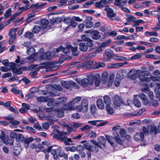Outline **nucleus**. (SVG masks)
I'll return each mask as SVG.
<instances>
[{
	"label": "nucleus",
	"mask_w": 160,
	"mask_h": 160,
	"mask_svg": "<svg viewBox=\"0 0 160 160\" xmlns=\"http://www.w3.org/2000/svg\"><path fill=\"white\" fill-rule=\"evenodd\" d=\"M79 49L81 51L84 52L87 50L88 48L85 43L81 42L79 44Z\"/></svg>",
	"instance_id": "nucleus-27"
},
{
	"label": "nucleus",
	"mask_w": 160,
	"mask_h": 160,
	"mask_svg": "<svg viewBox=\"0 0 160 160\" xmlns=\"http://www.w3.org/2000/svg\"><path fill=\"white\" fill-rule=\"evenodd\" d=\"M96 104L97 107L99 109L102 110L104 109V105L101 98H99L97 99Z\"/></svg>",
	"instance_id": "nucleus-23"
},
{
	"label": "nucleus",
	"mask_w": 160,
	"mask_h": 160,
	"mask_svg": "<svg viewBox=\"0 0 160 160\" xmlns=\"http://www.w3.org/2000/svg\"><path fill=\"white\" fill-rule=\"evenodd\" d=\"M114 104L116 108H118L122 104V101L118 95L115 96L114 99Z\"/></svg>",
	"instance_id": "nucleus-18"
},
{
	"label": "nucleus",
	"mask_w": 160,
	"mask_h": 160,
	"mask_svg": "<svg viewBox=\"0 0 160 160\" xmlns=\"http://www.w3.org/2000/svg\"><path fill=\"white\" fill-rule=\"evenodd\" d=\"M41 23L42 28L43 29H45L46 28L47 26L48 23V21L46 19H43L41 20Z\"/></svg>",
	"instance_id": "nucleus-36"
},
{
	"label": "nucleus",
	"mask_w": 160,
	"mask_h": 160,
	"mask_svg": "<svg viewBox=\"0 0 160 160\" xmlns=\"http://www.w3.org/2000/svg\"><path fill=\"white\" fill-rule=\"evenodd\" d=\"M104 10L107 12L108 17L109 18L115 17L116 14L113 12L112 9L109 7H107L104 9Z\"/></svg>",
	"instance_id": "nucleus-15"
},
{
	"label": "nucleus",
	"mask_w": 160,
	"mask_h": 160,
	"mask_svg": "<svg viewBox=\"0 0 160 160\" xmlns=\"http://www.w3.org/2000/svg\"><path fill=\"white\" fill-rule=\"evenodd\" d=\"M149 129L148 133H149L151 134L156 135L158 132L160 133V126H159V125L158 126V128L155 126H150Z\"/></svg>",
	"instance_id": "nucleus-11"
},
{
	"label": "nucleus",
	"mask_w": 160,
	"mask_h": 160,
	"mask_svg": "<svg viewBox=\"0 0 160 160\" xmlns=\"http://www.w3.org/2000/svg\"><path fill=\"white\" fill-rule=\"evenodd\" d=\"M108 76V73L107 72H103L102 75L101 81L103 84H105L107 81Z\"/></svg>",
	"instance_id": "nucleus-25"
},
{
	"label": "nucleus",
	"mask_w": 160,
	"mask_h": 160,
	"mask_svg": "<svg viewBox=\"0 0 160 160\" xmlns=\"http://www.w3.org/2000/svg\"><path fill=\"white\" fill-rule=\"evenodd\" d=\"M94 65L95 64L96 66H94V69H97L99 68H103L105 66V64L102 62H99L98 63H96L95 62H94Z\"/></svg>",
	"instance_id": "nucleus-38"
},
{
	"label": "nucleus",
	"mask_w": 160,
	"mask_h": 160,
	"mask_svg": "<svg viewBox=\"0 0 160 160\" xmlns=\"http://www.w3.org/2000/svg\"><path fill=\"white\" fill-rule=\"evenodd\" d=\"M136 96L135 95L133 101V104L136 107L139 108L141 106V104L139 101L138 99L136 98Z\"/></svg>",
	"instance_id": "nucleus-44"
},
{
	"label": "nucleus",
	"mask_w": 160,
	"mask_h": 160,
	"mask_svg": "<svg viewBox=\"0 0 160 160\" xmlns=\"http://www.w3.org/2000/svg\"><path fill=\"white\" fill-rule=\"evenodd\" d=\"M86 42H87L86 44L88 48V47L91 48L93 46L94 44L93 42V41L90 38Z\"/></svg>",
	"instance_id": "nucleus-52"
},
{
	"label": "nucleus",
	"mask_w": 160,
	"mask_h": 160,
	"mask_svg": "<svg viewBox=\"0 0 160 160\" xmlns=\"http://www.w3.org/2000/svg\"><path fill=\"white\" fill-rule=\"evenodd\" d=\"M116 39L118 40L120 39H125V40H129L130 38L126 36L123 35H118L116 37Z\"/></svg>",
	"instance_id": "nucleus-56"
},
{
	"label": "nucleus",
	"mask_w": 160,
	"mask_h": 160,
	"mask_svg": "<svg viewBox=\"0 0 160 160\" xmlns=\"http://www.w3.org/2000/svg\"><path fill=\"white\" fill-rule=\"evenodd\" d=\"M103 100L106 105L111 104V101L108 95H105L103 97Z\"/></svg>",
	"instance_id": "nucleus-40"
},
{
	"label": "nucleus",
	"mask_w": 160,
	"mask_h": 160,
	"mask_svg": "<svg viewBox=\"0 0 160 160\" xmlns=\"http://www.w3.org/2000/svg\"><path fill=\"white\" fill-rule=\"evenodd\" d=\"M49 98L44 97H40L37 98V100L39 102H46L48 101Z\"/></svg>",
	"instance_id": "nucleus-43"
},
{
	"label": "nucleus",
	"mask_w": 160,
	"mask_h": 160,
	"mask_svg": "<svg viewBox=\"0 0 160 160\" xmlns=\"http://www.w3.org/2000/svg\"><path fill=\"white\" fill-rule=\"evenodd\" d=\"M83 108L81 105L77 106L75 107H74V109H75L78 112L82 111L83 112H86V111H84Z\"/></svg>",
	"instance_id": "nucleus-46"
},
{
	"label": "nucleus",
	"mask_w": 160,
	"mask_h": 160,
	"mask_svg": "<svg viewBox=\"0 0 160 160\" xmlns=\"http://www.w3.org/2000/svg\"><path fill=\"white\" fill-rule=\"evenodd\" d=\"M67 101V99L64 97H61L57 98L55 102V106L58 107L61 105H64V103Z\"/></svg>",
	"instance_id": "nucleus-12"
},
{
	"label": "nucleus",
	"mask_w": 160,
	"mask_h": 160,
	"mask_svg": "<svg viewBox=\"0 0 160 160\" xmlns=\"http://www.w3.org/2000/svg\"><path fill=\"white\" fill-rule=\"evenodd\" d=\"M22 107L19 110V112L22 113H25L29 109V105L26 103H22Z\"/></svg>",
	"instance_id": "nucleus-21"
},
{
	"label": "nucleus",
	"mask_w": 160,
	"mask_h": 160,
	"mask_svg": "<svg viewBox=\"0 0 160 160\" xmlns=\"http://www.w3.org/2000/svg\"><path fill=\"white\" fill-rule=\"evenodd\" d=\"M136 18L132 15H130L126 19V20L128 22H133L135 20Z\"/></svg>",
	"instance_id": "nucleus-61"
},
{
	"label": "nucleus",
	"mask_w": 160,
	"mask_h": 160,
	"mask_svg": "<svg viewBox=\"0 0 160 160\" xmlns=\"http://www.w3.org/2000/svg\"><path fill=\"white\" fill-rule=\"evenodd\" d=\"M71 47V46L70 45H68L66 47L63 48L62 47V51L64 53H67L69 51L70 48Z\"/></svg>",
	"instance_id": "nucleus-51"
},
{
	"label": "nucleus",
	"mask_w": 160,
	"mask_h": 160,
	"mask_svg": "<svg viewBox=\"0 0 160 160\" xmlns=\"http://www.w3.org/2000/svg\"><path fill=\"white\" fill-rule=\"evenodd\" d=\"M38 65H31L30 66L31 68L33 69L36 70L35 71H32L30 72V75L32 77H34L37 74V71H38L40 69V68L39 67H37Z\"/></svg>",
	"instance_id": "nucleus-22"
},
{
	"label": "nucleus",
	"mask_w": 160,
	"mask_h": 160,
	"mask_svg": "<svg viewBox=\"0 0 160 160\" xmlns=\"http://www.w3.org/2000/svg\"><path fill=\"white\" fill-rule=\"evenodd\" d=\"M34 140V139L33 138L31 137H30L28 138H25L23 142H25L29 144V143L32 142Z\"/></svg>",
	"instance_id": "nucleus-58"
},
{
	"label": "nucleus",
	"mask_w": 160,
	"mask_h": 160,
	"mask_svg": "<svg viewBox=\"0 0 160 160\" xmlns=\"http://www.w3.org/2000/svg\"><path fill=\"white\" fill-rule=\"evenodd\" d=\"M76 149L78 151L81 152L82 151H83L84 150V148L83 146L81 145H78L76 148Z\"/></svg>",
	"instance_id": "nucleus-64"
},
{
	"label": "nucleus",
	"mask_w": 160,
	"mask_h": 160,
	"mask_svg": "<svg viewBox=\"0 0 160 160\" xmlns=\"http://www.w3.org/2000/svg\"><path fill=\"white\" fill-rule=\"evenodd\" d=\"M160 11L158 10L152 11L151 12V14L154 17H157L160 15Z\"/></svg>",
	"instance_id": "nucleus-48"
},
{
	"label": "nucleus",
	"mask_w": 160,
	"mask_h": 160,
	"mask_svg": "<svg viewBox=\"0 0 160 160\" xmlns=\"http://www.w3.org/2000/svg\"><path fill=\"white\" fill-rule=\"evenodd\" d=\"M127 63V62H126L124 63H117L111 64L108 66V67L110 68H118L122 67L124 64H126Z\"/></svg>",
	"instance_id": "nucleus-17"
},
{
	"label": "nucleus",
	"mask_w": 160,
	"mask_h": 160,
	"mask_svg": "<svg viewBox=\"0 0 160 160\" xmlns=\"http://www.w3.org/2000/svg\"><path fill=\"white\" fill-rule=\"evenodd\" d=\"M10 123L11 124L10 125V127L12 128L14 127L16 128L17 125L19 124L20 122L17 120H13L12 122H10Z\"/></svg>",
	"instance_id": "nucleus-37"
},
{
	"label": "nucleus",
	"mask_w": 160,
	"mask_h": 160,
	"mask_svg": "<svg viewBox=\"0 0 160 160\" xmlns=\"http://www.w3.org/2000/svg\"><path fill=\"white\" fill-rule=\"evenodd\" d=\"M112 56V51L109 49H106L103 54V56L106 60L109 59Z\"/></svg>",
	"instance_id": "nucleus-16"
},
{
	"label": "nucleus",
	"mask_w": 160,
	"mask_h": 160,
	"mask_svg": "<svg viewBox=\"0 0 160 160\" xmlns=\"http://www.w3.org/2000/svg\"><path fill=\"white\" fill-rule=\"evenodd\" d=\"M72 52V54L73 56H77L78 54L77 52V47H73L71 46V47L70 48Z\"/></svg>",
	"instance_id": "nucleus-49"
},
{
	"label": "nucleus",
	"mask_w": 160,
	"mask_h": 160,
	"mask_svg": "<svg viewBox=\"0 0 160 160\" xmlns=\"http://www.w3.org/2000/svg\"><path fill=\"white\" fill-rule=\"evenodd\" d=\"M92 18L90 17H87L84 21L85 27L87 28H91L93 26V23L92 22Z\"/></svg>",
	"instance_id": "nucleus-13"
},
{
	"label": "nucleus",
	"mask_w": 160,
	"mask_h": 160,
	"mask_svg": "<svg viewBox=\"0 0 160 160\" xmlns=\"http://www.w3.org/2000/svg\"><path fill=\"white\" fill-rule=\"evenodd\" d=\"M98 141L99 145H102L104 147H105L106 140L104 137L101 136L98 137Z\"/></svg>",
	"instance_id": "nucleus-31"
},
{
	"label": "nucleus",
	"mask_w": 160,
	"mask_h": 160,
	"mask_svg": "<svg viewBox=\"0 0 160 160\" xmlns=\"http://www.w3.org/2000/svg\"><path fill=\"white\" fill-rule=\"evenodd\" d=\"M119 133L122 137H125L126 135L127 132L123 128H121L120 129Z\"/></svg>",
	"instance_id": "nucleus-54"
},
{
	"label": "nucleus",
	"mask_w": 160,
	"mask_h": 160,
	"mask_svg": "<svg viewBox=\"0 0 160 160\" xmlns=\"http://www.w3.org/2000/svg\"><path fill=\"white\" fill-rule=\"evenodd\" d=\"M113 135L114 137V138L117 143L120 145H122V141L119 138V135L118 133L116 131H115L113 132Z\"/></svg>",
	"instance_id": "nucleus-28"
},
{
	"label": "nucleus",
	"mask_w": 160,
	"mask_h": 160,
	"mask_svg": "<svg viewBox=\"0 0 160 160\" xmlns=\"http://www.w3.org/2000/svg\"><path fill=\"white\" fill-rule=\"evenodd\" d=\"M51 123L50 122H45L43 123L42 126L43 128L45 129H47L49 127V123Z\"/></svg>",
	"instance_id": "nucleus-63"
},
{
	"label": "nucleus",
	"mask_w": 160,
	"mask_h": 160,
	"mask_svg": "<svg viewBox=\"0 0 160 160\" xmlns=\"http://www.w3.org/2000/svg\"><path fill=\"white\" fill-rule=\"evenodd\" d=\"M18 28H12L9 31L8 35V36L11 37L8 42L9 44H12L15 39L16 36V32Z\"/></svg>",
	"instance_id": "nucleus-8"
},
{
	"label": "nucleus",
	"mask_w": 160,
	"mask_h": 160,
	"mask_svg": "<svg viewBox=\"0 0 160 160\" xmlns=\"http://www.w3.org/2000/svg\"><path fill=\"white\" fill-rule=\"evenodd\" d=\"M88 77L89 79H91L93 82V85L96 87L99 86L100 83V75L99 74L94 75L92 73H90L88 75Z\"/></svg>",
	"instance_id": "nucleus-3"
},
{
	"label": "nucleus",
	"mask_w": 160,
	"mask_h": 160,
	"mask_svg": "<svg viewBox=\"0 0 160 160\" xmlns=\"http://www.w3.org/2000/svg\"><path fill=\"white\" fill-rule=\"evenodd\" d=\"M27 53L30 56L27 57L26 58L29 60L28 62H32L35 61V58L36 55L35 54V50L34 48L32 47L29 48L27 51Z\"/></svg>",
	"instance_id": "nucleus-5"
},
{
	"label": "nucleus",
	"mask_w": 160,
	"mask_h": 160,
	"mask_svg": "<svg viewBox=\"0 0 160 160\" xmlns=\"http://www.w3.org/2000/svg\"><path fill=\"white\" fill-rule=\"evenodd\" d=\"M136 74H137V71L134 69H132L128 72V76L130 78H135Z\"/></svg>",
	"instance_id": "nucleus-35"
},
{
	"label": "nucleus",
	"mask_w": 160,
	"mask_h": 160,
	"mask_svg": "<svg viewBox=\"0 0 160 160\" xmlns=\"http://www.w3.org/2000/svg\"><path fill=\"white\" fill-rule=\"evenodd\" d=\"M35 18V14L34 13H32L29 14L28 15V17L26 20L27 22H31Z\"/></svg>",
	"instance_id": "nucleus-34"
},
{
	"label": "nucleus",
	"mask_w": 160,
	"mask_h": 160,
	"mask_svg": "<svg viewBox=\"0 0 160 160\" xmlns=\"http://www.w3.org/2000/svg\"><path fill=\"white\" fill-rule=\"evenodd\" d=\"M81 100V97L78 96L74 98L72 101L68 103V106L70 107V109L74 110V105L78 103Z\"/></svg>",
	"instance_id": "nucleus-10"
},
{
	"label": "nucleus",
	"mask_w": 160,
	"mask_h": 160,
	"mask_svg": "<svg viewBox=\"0 0 160 160\" xmlns=\"http://www.w3.org/2000/svg\"><path fill=\"white\" fill-rule=\"evenodd\" d=\"M23 67L18 68L16 67H13L12 69V72L16 75L21 74L22 73V70L23 69Z\"/></svg>",
	"instance_id": "nucleus-29"
},
{
	"label": "nucleus",
	"mask_w": 160,
	"mask_h": 160,
	"mask_svg": "<svg viewBox=\"0 0 160 160\" xmlns=\"http://www.w3.org/2000/svg\"><path fill=\"white\" fill-rule=\"evenodd\" d=\"M48 100H50L47 103V105L49 107H52L53 108L54 106H55L54 101V98H49ZM54 109L53 108H47V111L48 112H51L54 110Z\"/></svg>",
	"instance_id": "nucleus-14"
},
{
	"label": "nucleus",
	"mask_w": 160,
	"mask_h": 160,
	"mask_svg": "<svg viewBox=\"0 0 160 160\" xmlns=\"http://www.w3.org/2000/svg\"><path fill=\"white\" fill-rule=\"evenodd\" d=\"M24 36L26 38L30 39L33 37V34L31 32L28 31L25 33Z\"/></svg>",
	"instance_id": "nucleus-39"
},
{
	"label": "nucleus",
	"mask_w": 160,
	"mask_h": 160,
	"mask_svg": "<svg viewBox=\"0 0 160 160\" xmlns=\"http://www.w3.org/2000/svg\"><path fill=\"white\" fill-rule=\"evenodd\" d=\"M142 69L143 71L140 70H137V75L140 80L139 85L141 86H146L148 85L147 83L151 81V79L149 78L143 76L142 75H146L147 76H148L150 75V73L148 72L145 73L147 68L145 66L142 67Z\"/></svg>",
	"instance_id": "nucleus-1"
},
{
	"label": "nucleus",
	"mask_w": 160,
	"mask_h": 160,
	"mask_svg": "<svg viewBox=\"0 0 160 160\" xmlns=\"http://www.w3.org/2000/svg\"><path fill=\"white\" fill-rule=\"evenodd\" d=\"M40 30L41 28L40 26L35 25L33 28V32L34 33H38L40 32Z\"/></svg>",
	"instance_id": "nucleus-57"
},
{
	"label": "nucleus",
	"mask_w": 160,
	"mask_h": 160,
	"mask_svg": "<svg viewBox=\"0 0 160 160\" xmlns=\"http://www.w3.org/2000/svg\"><path fill=\"white\" fill-rule=\"evenodd\" d=\"M25 138V137L22 134L18 133L16 139L17 141L23 142Z\"/></svg>",
	"instance_id": "nucleus-47"
},
{
	"label": "nucleus",
	"mask_w": 160,
	"mask_h": 160,
	"mask_svg": "<svg viewBox=\"0 0 160 160\" xmlns=\"http://www.w3.org/2000/svg\"><path fill=\"white\" fill-rule=\"evenodd\" d=\"M146 58H151L153 59H157L159 58V57L153 54H148L145 56Z\"/></svg>",
	"instance_id": "nucleus-45"
},
{
	"label": "nucleus",
	"mask_w": 160,
	"mask_h": 160,
	"mask_svg": "<svg viewBox=\"0 0 160 160\" xmlns=\"http://www.w3.org/2000/svg\"><path fill=\"white\" fill-rule=\"evenodd\" d=\"M17 134L14 131H11L10 132L9 136L11 138L10 139L9 138V140H13V143L14 142V138H15L16 139Z\"/></svg>",
	"instance_id": "nucleus-41"
},
{
	"label": "nucleus",
	"mask_w": 160,
	"mask_h": 160,
	"mask_svg": "<svg viewBox=\"0 0 160 160\" xmlns=\"http://www.w3.org/2000/svg\"><path fill=\"white\" fill-rule=\"evenodd\" d=\"M67 132H60L58 134H55L53 136V138H56L57 140H60L61 142H66V135H68Z\"/></svg>",
	"instance_id": "nucleus-7"
},
{
	"label": "nucleus",
	"mask_w": 160,
	"mask_h": 160,
	"mask_svg": "<svg viewBox=\"0 0 160 160\" xmlns=\"http://www.w3.org/2000/svg\"><path fill=\"white\" fill-rule=\"evenodd\" d=\"M148 129L143 126L140 132L136 133L133 136V139L137 141H142L144 139V135H148Z\"/></svg>",
	"instance_id": "nucleus-2"
},
{
	"label": "nucleus",
	"mask_w": 160,
	"mask_h": 160,
	"mask_svg": "<svg viewBox=\"0 0 160 160\" xmlns=\"http://www.w3.org/2000/svg\"><path fill=\"white\" fill-rule=\"evenodd\" d=\"M64 126L67 128V130L69 132V133H70L72 132H75V129L72 128L68 125L67 124H65Z\"/></svg>",
	"instance_id": "nucleus-55"
},
{
	"label": "nucleus",
	"mask_w": 160,
	"mask_h": 160,
	"mask_svg": "<svg viewBox=\"0 0 160 160\" xmlns=\"http://www.w3.org/2000/svg\"><path fill=\"white\" fill-rule=\"evenodd\" d=\"M88 100L86 98L82 99L81 101V105L83 108L84 111H87L88 109Z\"/></svg>",
	"instance_id": "nucleus-20"
},
{
	"label": "nucleus",
	"mask_w": 160,
	"mask_h": 160,
	"mask_svg": "<svg viewBox=\"0 0 160 160\" xmlns=\"http://www.w3.org/2000/svg\"><path fill=\"white\" fill-rule=\"evenodd\" d=\"M94 62L90 60L85 61L82 64V68L83 69H86L91 68H94Z\"/></svg>",
	"instance_id": "nucleus-9"
},
{
	"label": "nucleus",
	"mask_w": 160,
	"mask_h": 160,
	"mask_svg": "<svg viewBox=\"0 0 160 160\" xmlns=\"http://www.w3.org/2000/svg\"><path fill=\"white\" fill-rule=\"evenodd\" d=\"M52 146L49 147L47 149L43 150L42 152H46L48 153L50 152L51 154L53 155L56 154V150L59 151V150H57V148L56 149H52Z\"/></svg>",
	"instance_id": "nucleus-32"
},
{
	"label": "nucleus",
	"mask_w": 160,
	"mask_h": 160,
	"mask_svg": "<svg viewBox=\"0 0 160 160\" xmlns=\"http://www.w3.org/2000/svg\"><path fill=\"white\" fill-rule=\"evenodd\" d=\"M144 35L146 36H157L158 34L156 32H149L147 31L144 33Z\"/></svg>",
	"instance_id": "nucleus-50"
},
{
	"label": "nucleus",
	"mask_w": 160,
	"mask_h": 160,
	"mask_svg": "<svg viewBox=\"0 0 160 160\" xmlns=\"http://www.w3.org/2000/svg\"><path fill=\"white\" fill-rule=\"evenodd\" d=\"M106 108L107 112L109 114H112L113 113V110L112 108L111 107V104L106 105Z\"/></svg>",
	"instance_id": "nucleus-42"
},
{
	"label": "nucleus",
	"mask_w": 160,
	"mask_h": 160,
	"mask_svg": "<svg viewBox=\"0 0 160 160\" xmlns=\"http://www.w3.org/2000/svg\"><path fill=\"white\" fill-rule=\"evenodd\" d=\"M117 32L115 30H113L110 32H108L106 34V36H111L112 37H114L117 35Z\"/></svg>",
	"instance_id": "nucleus-59"
},
{
	"label": "nucleus",
	"mask_w": 160,
	"mask_h": 160,
	"mask_svg": "<svg viewBox=\"0 0 160 160\" xmlns=\"http://www.w3.org/2000/svg\"><path fill=\"white\" fill-rule=\"evenodd\" d=\"M111 39H108L106 42L102 43L100 46L98 48L96 51H99L102 50V49L103 48H104L108 45L111 42Z\"/></svg>",
	"instance_id": "nucleus-26"
},
{
	"label": "nucleus",
	"mask_w": 160,
	"mask_h": 160,
	"mask_svg": "<svg viewBox=\"0 0 160 160\" xmlns=\"http://www.w3.org/2000/svg\"><path fill=\"white\" fill-rule=\"evenodd\" d=\"M0 132L1 135H0V138L3 142L6 144H9L11 146L13 144V140H9V138L6 136L5 130H1L0 131Z\"/></svg>",
	"instance_id": "nucleus-4"
},
{
	"label": "nucleus",
	"mask_w": 160,
	"mask_h": 160,
	"mask_svg": "<svg viewBox=\"0 0 160 160\" xmlns=\"http://www.w3.org/2000/svg\"><path fill=\"white\" fill-rule=\"evenodd\" d=\"M106 138L107 141L112 146H114L115 142V139L112 136L107 135Z\"/></svg>",
	"instance_id": "nucleus-33"
},
{
	"label": "nucleus",
	"mask_w": 160,
	"mask_h": 160,
	"mask_svg": "<svg viewBox=\"0 0 160 160\" xmlns=\"http://www.w3.org/2000/svg\"><path fill=\"white\" fill-rule=\"evenodd\" d=\"M40 58L41 60L47 59L50 60L52 59V57L51 56V52H48L44 53L43 55H41Z\"/></svg>",
	"instance_id": "nucleus-19"
},
{
	"label": "nucleus",
	"mask_w": 160,
	"mask_h": 160,
	"mask_svg": "<svg viewBox=\"0 0 160 160\" xmlns=\"http://www.w3.org/2000/svg\"><path fill=\"white\" fill-rule=\"evenodd\" d=\"M56 66V64L55 63H54L53 62H51L48 63V66L50 68V69H52L55 68Z\"/></svg>",
	"instance_id": "nucleus-62"
},
{
	"label": "nucleus",
	"mask_w": 160,
	"mask_h": 160,
	"mask_svg": "<svg viewBox=\"0 0 160 160\" xmlns=\"http://www.w3.org/2000/svg\"><path fill=\"white\" fill-rule=\"evenodd\" d=\"M84 78L78 82L83 87L87 86H91L93 85V82L91 79Z\"/></svg>",
	"instance_id": "nucleus-6"
},
{
	"label": "nucleus",
	"mask_w": 160,
	"mask_h": 160,
	"mask_svg": "<svg viewBox=\"0 0 160 160\" xmlns=\"http://www.w3.org/2000/svg\"><path fill=\"white\" fill-rule=\"evenodd\" d=\"M11 11V9L9 8L6 11L4 14V16L5 18H7L10 15Z\"/></svg>",
	"instance_id": "nucleus-60"
},
{
	"label": "nucleus",
	"mask_w": 160,
	"mask_h": 160,
	"mask_svg": "<svg viewBox=\"0 0 160 160\" xmlns=\"http://www.w3.org/2000/svg\"><path fill=\"white\" fill-rule=\"evenodd\" d=\"M92 38L94 40H98L100 39L101 36L99 32L94 30L91 35Z\"/></svg>",
	"instance_id": "nucleus-24"
},
{
	"label": "nucleus",
	"mask_w": 160,
	"mask_h": 160,
	"mask_svg": "<svg viewBox=\"0 0 160 160\" xmlns=\"http://www.w3.org/2000/svg\"><path fill=\"white\" fill-rule=\"evenodd\" d=\"M142 55L141 53H137L132 56L131 58L132 59H137L140 58Z\"/></svg>",
	"instance_id": "nucleus-53"
},
{
	"label": "nucleus",
	"mask_w": 160,
	"mask_h": 160,
	"mask_svg": "<svg viewBox=\"0 0 160 160\" xmlns=\"http://www.w3.org/2000/svg\"><path fill=\"white\" fill-rule=\"evenodd\" d=\"M57 150H59L58 152V155L61 157H63L64 159H67L68 158V155L63 152L61 151V149L60 147H58L57 148Z\"/></svg>",
	"instance_id": "nucleus-30"
}]
</instances>
